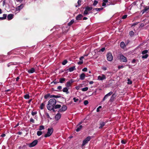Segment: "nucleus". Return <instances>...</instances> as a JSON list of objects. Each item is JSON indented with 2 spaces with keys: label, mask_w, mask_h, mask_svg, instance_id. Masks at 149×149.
I'll return each instance as SVG.
<instances>
[{
  "label": "nucleus",
  "mask_w": 149,
  "mask_h": 149,
  "mask_svg": "<svg viewBox=\"0 0 149 149\" xmlns=\"http://www.w3.org/2000/svg\"><path fill=\"white\" fill-rule=\"evenodd\" d=\"M56 102V100L55 99H51L49 100L48 103L47 105V109L51 111L54 109V107Z\"/></svg>",
  "instance_id": "f257e3e1"
},
{
  "label": "nucleus",
  "mask_w": 149,
  "mask_h": 149,
  "mask_svg": "<svg viewBox=\"0 0 149 149\" xmlns=\"http://www.w3.org/2000/svg\"><path fill=\"white\" fill-rule=\"evenodd\" d=\"M53 129L52 128H49L46 134L45 135V137H48L50 136L53 132Z\"/></svg>",
  "instance_id": "f03ea898"
},
{
  "label": "nucleus",
  "mask_w": 149,
  "mask_h": 149,
  "mask_svg": "<svg viewBox=\"0 0 149 149\" xmlns=\"http://www.w3.org/2000/svg\"><path fill=\"white\" fill-rule=\"evenodd\" d=\"M107 60L109 61H111L113 60V56L111 52L108 53L107 55Z\"/></svg>",
  "instance_id": "7ed1b4c3"
},
{
  "label": "nucleus",
  "mask_w": 149,
  "mask_h": 149,
  "mask_svg": "<svg viewBox=\"0 0 149 149\" xmlns=\"http://www.w3.org/2000/svg\"><path fill=\"white\" fill-rule=\"evenodd\" d=\"M91 139V137L90 136H89L87 137L83 141V143L82 144V146H83L85 145Z\"/></svg>",
  "instance_id": "20e7f679"
},
{
  "label": "nucleus",
  "mask_w": 149,
  "mask_h": 149,
  "mask_svg": "<svg viewBox=\"0 0 149 149\" xmlns=\"http://www.w3.org/2000/svg\"><path fill=\"white\" fill-rule=\"evenodd\" d=\"M38 140H34L31 143L29 144V146L30 148H31L35 146L38 143Z\"/></svg>",
  "instance_id": "39448f33"
},
{
  "label": "nucleus",
  "mask_w": 149,
  "mask_h": 149,
  "mask_svg": "<svg viewBox=\"0 0 149 149\" xmlns=\"http://www.w3.org/2000/svg\"><path fill=\"white\" fill-rule=\"evenodd\" d=\"M74 82L73 80L71 79L70 80L68 81L66 84V86L68 88L71 86L72 84Z\"/></svg>",
  "instance_id": "423d86ee"
},
{
  "label": "nucleus",
  "mask_w": 149,
  "mask_h": 149,
  "mask_svg": "<svg viewBox=\"0 0 149 149\" xmlns=\"http://www.w3.org/2000/svg\"><path fill=\"white\" fill-rule=\"evenodd\" d=\"M120 59L121 61L123 62H126L127 61L126 58L122 55H120Z\"/></svg>",
  "instance_id": "0eeeda50"
},
{
  "label": "nucleus",
  "mask_w": 149,
  "mask_h": 149,
  "mask_svg": "<svg viewBox=\"0 0 149 149\" xmlns=\"http://www.w3.org/2000/svg\"><path fill=\"white\" fill-rule=\"evenodd\" d=\"M106 78V77L104 74H102L101 75L99 76L98 77L97 79L99 80H103L105 79Z\"/></svg>",
  "instance_id": "6e6552de"
},
{
  "label": "nucleus",
  "mask_w": 149,
  "mask_h": 149,
  "mask_svg": "<svg viewBox=\"0 0 149 149\" xmlns=\"http://www.w3.org/2000/svg\"><path fill=\"white\" fill-rule=\"evenodd\" d=\"M149 12V7L146 6L145 8L144 9L142 10V14L145 13H148Z\"/></svg>",
  "instance_id": "1a4fd4ad"
},
{
  "label": "nucleus",
  "mask_w": 149,
  "mask_h": 149,
  "mask_svg": "<svg viewBox=\"0 0 149 149\" xmlns=\"http://www.w3.org/2000/svg\"><path fill=\"white\" fill-rule=\"evenodd\" d=\"M113 93V92L112 91H110L109 93L107 94L106 95H105L102 101H104L107 98V97L110 96Z\"/></svg>",
  "instance_id": "9d476101"
},
{
  "label": "nucleus",
  "mask_w": 149,
  "mask_h": 149,
  "mask_svg": "<svg viewBox=\"0 0 149 149\" xmlns=\"http://www.w3.org/2000/svg\"><path fill=\"white\" fill-rule=\"evenodd\" d=\"M67 108L66 106L63 105L61 108L59 109V111L61 112L65 111L67 110Z\"/></svg>",
  "instance_id": "9b49d317"
},
{
  "label": "nucleus",
  "mask_w": 149,
  "mask_h": 149,
  "mask_svg": "<svg viewBox=\"0 0 149 149\" xmlns=\"http://www.w3.org/2000/svg\"><path fill=\"white\" fill-rule=\"evenodd\" d=\"M24 5L23 4H21L20 5L16 7V10L17 11H19L24 7Z\"/></svg>",
  "instance_id": "f8f14e48"
},
{
  "label": "nucleus",
  "mask_w": 149,
  "mask_h": 149,
  "mask_svg": "<svg viewBox=\"0 0 149 149\" xmlns=\"http://www.w3.org/2000/svg\"><path fill=\"white\" fill-rule=\"evenodd\" d=\"M61 116V114L60 113H58L55 116V118L56 120H59Z\"/></svg>",
  "instance_id": "ddd939ff"
},
{
  "label": "nucleus",
  "mask_w": 149,
  "mask_h": 149,
  "mask_svg": "<svg viewBox=\"0 0 149 149\" xmlns=\"http://www.w3.org/2000/svg\"><path fill=\"white\" fill-rule=\"evenodd\" d=\"M83 17V16L82 15L79 14L76 17V19L77 20H80Z\"/></svg>",
  "instance_id": "4468645a"
},
{
  "label": "nucleus",
  "mask_w": 149,
  "mask_h": 149,
  "mask_svg": "<svg viewBox=\"0 0 149 149\" xmlns=\"http://www.w3.org/2000/svg\"><path fill=\"white\" fill-rule=\"evenodd\" d=\"M85 74L84 73H82L80 76V79L81 80H83L85 79Z\"/></svg>",
  "instance_id": "2eb2a0df"
},
{
  "label": "nucleus",
  "mask_w": 149,
  "mask_h": 149,
  "mask_svg": "<svg viewBox=\"0 0 149 149\" xmlns=\"http://www.w3.org/2000/svg\"><path fill=\"white\" fill-rule=\"evenodd\" d=\"M14 15L12 14H9L7 16V18L8 20H10L13 18Z\"/></svg>",
  "instance_id": "dca6fc26"
},
{
  "label": "nucleus",
  "mask_w": 149,
  "mask_h": 149,
  "mask_svg": "<svg viewBox=\"0 0 149 149\" xmlns=\"http://www.w3.org/2000/svg\"><path fill=\"white\" fill-rule=\"evenodd\" d=\"M82 126L81 125H77V126L76 131L77 132L80 131L82 128Z\"/></svg>",
  "instance_id": "f3484780"
},
{
  "label": "nucleus",
  "mask_w": 149,
  "mask_h": 149,
  "mask_svg": "<svg viewBox=\"0 0 149 149\" xmlns=\"http://www.w3.org/2000/svg\"><path fill=\"white\" fill-rule=\"evenodd\" d=\"M100 126L99 127V129H101L103 127L105 124V123L103 122H101L100 123Z\"/></svg>",
  "instance_id": "a211bd4d"
},
{
  "label": "nucleus",
  "mask_w": 149,
  "mask_h": 149,
  "mask_svg": "<svg viewBox=\"0 0 149 149\" xmlns=\"http://www.w3.org/2000/svg\"><path fill=\"white\" fill-rule=\"evenodd\" d=\"M45 102H44L42 103L41 105H40V108L41 109H43L45 107Z\"/></svg>",
  "instance_id": "6ab92c4d"
},
{
  "label": "nucleus",
  "mask_w": 149,
  "mask_h": 149,
  "mask_svg": "<svg viewBox=\"0 0 149 149\" xmlns=\"http://www.w3.org/2000/svg\"><path fill=\"white\" fill-rule=\"evenodd\" d=\"M120 46L122 48H124L125 47L126 45L124 42H122L120 43Z\"/></svg>",
  "instance_id": "aec40b11"
},
{
  "label": "nucleus",
  "mask_w": 149,
  "mask_h": 149,
  "mask_svg": "<svg viewBox=\"0 0 149 149\" xmlns=\"http://www.w3.org/2000/svg\"><path fill=\"white\" fill-rule=\"evenodd\" d=\"M35 71L34 68H32L31 69L28 70V72L29 73H33Z\"/></svg>",
  "instance_id": "412c9836"
},
{
  "label": "nucleus",
  "mask_w": 149,
  "mask_h": 149,
  "mask_svg": "<svg viewBox=\"0 0 149 149\" xmlns=\"http://www.w3.org/2000/svg\"><path fill=\"white\" fill-rule=\"evenodd\" d=\"M75 69V66H73L69 68L68 70L70 72H72Z\"/></svg>",
  "instance_id": "4be33fe9"
},
{
  "label": "nucleus",
  "mask_w": 149,
  "mask_h": 149,
  "mask_svg": "<svg viewBox=\"0 0 149 149\" xmlns=\"http://www.w3.org/2000/svg\"><path fill=\"white\" fill-rule=\"evenodd\" d=\"M116 97V95L115 94H113L112 95L110 98V101H113V99Z\"/></svg>",
  "instance_id": "5701e85b"
},
{
  "label": "nucleus",
  "mask_w": 149,
  "mask_h": 149,
  "mask_svg": "<svg viewBox=\"0 0 149 149\" xmlns=\"http://www.w3.org/2000/svg\"><path fill=\"white\" fill-rule=\"evenodd\" d=\"M63 91L64 92H66L67 94L69 93L68 89L66 87L64 88L63 89Z\"/></svg>",
  "instance_id": "b1692460"
},
{
  "label": "nucleus",
  "mask_w": 149,
  "mask_h": 149,
  "mask_svg": "<svg viewBox=\"0 0 149 149\" xmlns=\"http://www.w3.org/2000/svg\"><path fill=\"white\" fill-rule=\"evenodd\" d=\"M61 107V105L60 104H57L55 105L54 108L55 109H58L60 108Z\"/></svg>",
  "instance_id": "393cba45"
},
{
  "label": "nucleus",
  "mask_w": 149,
  "mask_h": 149,
  "mask_svg": "<svg viewBox=\"0 0 149 149\" xmlns=\"http://www.w3.org/2000/svg\"><path fill=\"white\" fill-rule=\"evenodd\" d=\"M65 80V78L63 77L60 79L59 82L60 83H63Z\"/></svg>",
  "instance_id": "a878e982"
},
{
  "label": "nucleus",
  "mask_w": 149,
  "mask_h": 149,
  "mask_svg": "<svg viewBox=\"0 0 149 149\" xmlns=\"http://www.w3.org/2000/svg\"><path fill=\"white\" fill-rule=\"evenodd\" d=\"M45 129V127L44 126L41 125L39 127V130L40 131H41Z\"/></svg>",
  "instance_id": "bb28decb"
},
{
  "label": "nucleus",
  "mask_w": 149,
  "mask_h": 149,
  "mask_svg": "<svg viewBox=\"0 0 149 149\" xmlns=\"http://www.w3.org/2000/svg\"><path fill=\"white\" fill-rule=\"evenodd\" d=\"M42 131H38L37 132V134L38 136H40L42 134Z\"/></svg>",
  "instance_id": "cd10ccee"
},
{
  "label": "nucleus",
  "mask_w": 149,
  "mask_h": 149,
  "mask_svg": "<svg viewBox=\"0 0 149 149\" xmlns=\"http://www.w3.org/2000/svg\"><path fill=\"white\" fill-rule=\"evenodd\" d=\"M88 89V87H86L82 88L81 89V90L83 91H87Z\"/></svg>",
  "instance_id": "c85d7f7f"
},
{
  "label": "nucleus",
  "mask_w": 149,
  "mask_h": 149,
  "mask_svg": "<svg viewBox=\"0 0 149 149\" xmlns=\"http://www.w3.org/2000/svg\"><path fill=\"white\" fill-rule=\"evenodd\" d=\"M24 97L26 99H29V94H26L24 95Z\"/></svg>",
  "instance_id": "c756f323"
},
{
  "label": "nucleus",
  "mask_w": 149,
  "mask_h": 149,
  "mask_svg": "<svg viewBox=\"0 0 149 149\" xmlns=\"http://www.w3.org/2000/svg\"><path fill=\"white\" fill-rule=\"evenodd\" d=\"M148 54H146L145 55L142 56V58H148Z\"/></svg>",
  "instance_id": "7c9ffc66"
},
{
  "label": "nucleus",
  "mask_w": 149,
  "mask_h": 149,
  "mask_svg": "<svg viewBox=\"0 0 149 149\" xmlns=\"http://www.w3.org/2000/svg\"><path fill=\"white\" fill-rule=\"evenodd\" d=\"M59 97L58 96H57V95H50V98H52V97H54V98H58V97Z\"/></svg>",
  "instance_id": "2f4dec72"
},
{
  "label": "nucleus",
  "mask_w": 149,
  "mask_h": 149,
  "mask_svg": "<svg viewBox=\"0 0 149 149\" xmlns=\"http://www.w3.org/2000/svg\"><path fill=\"white\" fill-rule=\"evenodd\" d=\"M148 52V50H145L143 51L142 52V54H146Z\"/></svg>",
  "instance_id": "473e14b6"
},
{
  "label": "nucleus",
  "mask_w": 149,
  "mask_h": 149,
  "mask_svg": "<svg viewBox=\"0 0 149 149\" xmlns=\"http://www.w3.org/2000/svg\"><path fill=\"white\" fill-rule=\"evenodd\" d=\"M50 94H47L46 95H45V96L44 97L45 99H47L49 97H50Z\"/></svg>",
  "instance_id": "72a5a7b5"
},
{
  "label": "nucleus",
  "mask_w": 149,
  "mask_h": 149,
  "mask_svg": "<svg viewBox=\"0 0 149 149\" xmlns=\"http://www.w3.org/2000/svg\"><path fill=\"white\" fill-rule=\"evenodd\" d=\"M86 9L88 11L91 10L92 9V7H87Z\"/></svg>",
  "instance_id": "f704fd0d"
},
{
  "label": "nucleus",
  "mask_w": 149,
  "mask_h": 149,
  "mask_svg": "<svg viewBox=\"0 0 149 149\" xmlns=\"http://www.w3.org/2000/svg\"><path fill=\"white\" fill-rule=\"evenodd\" d=\"M74 21L73 20H72L71 21L68 23V25L70 26L74 22Z\"/></svg>",
  "instance_id": "c9c22d12"
},
{
  "label": "nucleus",
  "mask_w": 149,
  "mask_h": 149,
  "mask_svg": "<svg viewBox=\"0 0 149 149\" xmlns=\"http://www.w3.org/2000/svg\"><path fill=\"white\" fill-rule=\"evenodd\" d=\"M73 99L74 102H77L79 101V99L78 98H76V97H74Z\"/></svg>",
  "instance_id": "e433bc0d"
},
{
  "label": "nucleus",
  "mask_w": 149,
  "mask_h": 149,
  "mask_svg": "<svg viewBox=\"0 0 149 149\" xmlns=\"http://www.w3.org/2000/svg\"><path fill=\"white\" fill-rule=\"evenodd\" d=\"M127 84H131L132 83V81L129 79H128L127 80Z\"/></svg>",
  "instance_id": "4c0bfd02"
},
{
  "label": "nucleus",
  "mask_w": 149,
  "mask_h": 149,
  "mask_svg": "<svg viewBox=\"0 0 149 149\" xmlns=\"http://www.w3.org/2000/svg\"><path fill=\"white\" fill-rule=\"evenodd\" d=\"M68 62V61L66 60H64L62 62V65H65Z\"/></svg>",
  "instance_id": "58836bf2"
},
{
  "label": "nucleus",
  "mask_w": 149,
  "mask_h": 149,
  "mask_svg": "<svg viewBox=\"0 0 149 149\" xmlns=\"http://www.w3.org/2000/svg\"><path fill=\"white\" fill-rule=\"evenodd\" d=\"M98 3V1H97L95 0L94 1V3H93V5L94 6H95Z\"/></svg>",
  "instance_id": "ea45409f"
},
{
  "label": "nucleus",
  "mask_w": 149,
  "mask_h": 149,
  "mask_svg": "<svg viewBox=\"0 0 149 149\" xmlns=\"http://www.w3.org/2000/svg\"><path fill=\"white\" fill-rule=\"evenodd\" d=\"M88 102L87 100H85L84 101V104L85 105H86L87 104H88Z\"/></svg>",
  "instance_id": "a19ab883"
},
{
  "label": "nucleus",
  "mask_w": 149,
  "mask_h": 149,
  "mask_svg": "<svg viewBox=\"0 0 149 149\" xmlns=\"http://www.w3.org/2000/svg\"><path fill=\"white\" fill-rule=\"evenodd\" d=\"M6 17L7 15L6 14H4L3 15V17H2L4 19L6 18Z\"/></svg>",
  "instance_id": "79ce46f5"
},
{
  "label": "nucleus",
  "mask_w": 149,
  "mask_h": 149,
  "mask_svg": "<svg viewBox=\"0 0 149 149\" xmlns=\"http://www.w3.org/2000/svg\"><path fill=\"white\" fill-rule=\"evenodd\" d=\"M88 10L86 9L85 10L84 12V14L87 15L88 14Z\"/></svg>",
  "instance_id": "37998d69"
},
{
  "label": "nucleus",
  "mask_w": 149,
  "mask_h": 149,
  "mask_svg": "<svg viewBox=\"0 0 149 149\" xmlns=\"http://www.w3.org/2000/svg\"><path fill=\"white\" fill-rule=\"evenodd\" d=\"M37 113V112L36 111L35 112H32L31 113V114L32 116H34Z\"/></svg>",
  "instance_id": "c03bdc74"
},
{
  "label": "nucleus",
  "mask_w": 149,
  "mask_h": 149,
  "mask_svg": "<svg viewBox=\"0 0 149 149\" xmlns=\"http://www.w3.org/2000/svg\"><path fill=\"white\" fill-rule=\"evenodd\" d=\"M102 108L101 106H99L97 109V111L99 112L100 111L99 109Z\"/></svg>",
  "instance_id": "a18cd8bd"
},
{
  "label": "nucleus",
  "mask_w": 149,
  "mask_h": 149,
  "mask_svg": "<svg viewBox=\"0 0 149 149\" xmlns=\"http://www.w3.org/2000/svg\"><path fill=\"white\" fill-rule=\"evenodd\" d=\"M30 121V122H31L32 123H34V120L32 118H31Z\"/></svg>",
  "instance_id": "49530a36"
},
{
  "label": "nucleus",
  "mask_w": 149,
  "mask_h": 149,
  "mask_svg": "<svg viewBox=\"0 0 149 149\" xmlns=\"http://www.w3.org/2000/svg\"><path fill=\"white\" fill-rule=\"evenodd\" d=\"M81 88V86H78L75 87L76 89L77 90H79Z\"/></svg>",
  "instance_id": "de8ad7c7"
},
{
  "label": "nucleus",
  "mask_w": 149,
  "mask_h": 149,
  "mask_svg": "<svg viewBox=\"0 0 149 149\" xmlns=\"http://www.w3.org/2000/svg\"><path fill=\"white\" fill-rule=\"evenodd\" d=\"M127 15H125L123 16V17H122V19H125L127 18Z\"/></svg>",
  "instance_id": "09e8293b"
},
{
  "label": "nucleus",
  "mask_w": 149,
  "mask_h": 149,
  "mask_svg": "<svg viewBox=\"0 0 149 149\" xmlns=\"http://www.w3.org/2000/svg\"><path fill=\"white\" fill-rule=\"evenodd\" d=\"M103 8H96L95 9L97 11H100L101 10H102Z\"/></svg>",
  "instance_id": "8fccbe9b"
},
{
  "label": "nucleus",
  "mask_w": 149,
  "mask_h": 149,
  "mask_svg": "<svg viewBox=\"0 0 149 149\" xmlns=\"http://www.w3.org/2000/svg\"><path fill=\"white\" fill-rule=\"evenodd\" d=\"M87 70V68H84L82 70V71L84 72H86Z\"/></svg>",
  "instance_id": "3c124183"
},
{
  "label": "nucleus",
  "mask_w": 149,
  "mask_h": 149,
  "mask_svg": "<svg viewBox=\"0 0 149 149\" xmlns=\"http://www.w3.org/2000/svg\"><path fill=\"white\" fill-rule=\"evenodd\" d=\"M83 63V61H79L78 63V64L79 65H81Z\"/></svg>",
  "instance_id": "603ef678"
},
{
  "label": "nucleus",
  "mask_w": 149,
  "mask_h": 149,
  "mask_svg": "<svg viewBox=\"0 0 149 149\" xmlns=\"http://www.w3.org/2000/svg\"><path fill=\"white\" fill-rule=\"evenodd\" d=\"M134 32L133 31H131L130 32V35H132L134 34Z\"/></svg>",
  "instance_id": "864d4df0"
},
{
  "label": "nucleus",
  "mask_w": 149,
  "mask_h": 149,
  "mask_svg": "<svg viewBox=\"0 0 149 149\" xmlns=\"http://www.w3.org/2000/svg\"><path fill=\"white\" fill-rule=\"evenodd\" d=\"M81 1L80 0H78L77 3L78 4V6H80L81 5Z\"/></svg>",
  "instance_id": "5fc2aeb1"
},
{
  "label": "nucleus",
  "mask_w": 149,
  "mask_h": 149,
  "mask_svg": "<svg viewBox=\"0 0 149 149\" xmlns=\"http://www.w3.org/2000/svg\"><path fill=\"white\" fill-rule=\"evenodd\" d=\"M105 50V48H102L100 50V51H99V52L101 51V52H103Z\"/></svg>",
  "instance_id": "6e6d98bb"
},
{
  "label": "nucleus",
  "mask_w": 149,
  "mask_h": 149,
  "mask_svg": "<svg viewBox=\"0 0 149 149\" xmlns=\"http://www.w3.org/2000/svg\"><path fill=\"white\" fill-rule=\"evenodd\" d=\"M121 142L122 144H125L126 143L125 141L123 140H122L121 141Z\"/></svg>",
  "instance_id": "4d7b16f0"
},
{
  "label": "nucleus",
  "mask_w": 149,
  "mask_h": 149,
  "mask_svg": "<svg viewBox=\"0 0 149 149\" xmlns=\"http://www.w3.org/2000/svg\"><path fill=\"white\" fill-rule=\"evenodd\" d=\"M136 60L135 59H133L132 61V63H135Z\"/></svg>",
  "instance_id": "13d9d810"
},
{
  "label": "nucleus",
  "mask_w": 149,
  "mask_h": 149,
  "mask_svg": "<svg viewBox=\"0 0 149 149\" xmlns=\"http://www.w3.org/2000/svg\"><path fill=\"white\" fill-rule=\"evenodd\" d=\"M84 56H81V57H80V58H79V59L81 61H82V59H83L84 58Z\"/></svg>",
  "instance_id": "bf43d9fd"
},
{
  "label": "nucleus",
  "mask_w": 149,
  "mask_h": 149,
  "mask_svg": "<svg viewBox=\"0 0 149 149\" xmlns=\"http://www.w3.org/2000/svg\"><path fill=\"white\" fill-rule=\"evenodd\" d=\"M57 88L58 89H59V90H60L62 88V87L61 86H59L58 87H57Z\"/></svg>",
  "instance_id": "052dcab7"
},
{
  "label": "nucleus",
  "mask_w": 149,
  "mask_h": 149,
  "mask_svg": "<svg viewBox=\"0 0 149 149\" xmlns=\"http://www.w3.org/2000/svg\"><path fill=\"white\" fill-rule=\"evenodd\" d=\"M106 3H104V2H103L102 4V6H106Z\"/></svg>",
  "instance_id": "680f3d73"
},
{
  "label": "nucleus",
  "mask_w": 149,
  "mask_h": 149,
  "mask_svg": "<svg viewBox=\"0 0 149 149\" xmlns=\"http://www.w3.org/2000/svg\"><path fill=\"white\" fill-rule=\"evenodd\" d=\"M94 82L93 81H91L89 82V83L90 84H92Z\"/></svg>",
  "instance_id": "e2e57ef3"
},
{
  "label": "nucleus",
  "mask_w": 149,
  "mask_h": 149,
  "mask_svg": "<svg viewBox=\"0 0 149 149\" xmlns=\"http://www.w3.org/2000/svg\"><path fill=\"white\" fill-rule=\"evenodd\" d=\"M104 2L106 3L108 2V0H103Z\"/></svg>",
  "instance_id": "0e129e2a"
},
{
  "label": "nucleus",
  "mask_w": 149,
  "mask_h": 149,
  "mask_svg": "<svg viewBox=\"0 0 149 149\" xmlns=\"http://www.w3.org/2000/svg\"><path fill=\"white\" fill-rule=\"evenodd\" d=\"M46 115H47V118H49L50 117L49 116V114H48V113H47Z\"/></svg>",
  "instance_id": "69168bd1"
},
{
  "label": "nucleus",
  "mask_w": 149,
  "mask_h": 149,
  "mask_svg": "<svg viewBox=\"0 0 149 149\" xmlns=\"http://www.w3.org/2000/svg\"><path fill=\"white\" fill-rule=\"evenodd\" d=\"M6 136L5 134H3L1 135V136L2 137H3Z\"/></svg>",
  "instance_id": "338daca9"
},
{
  "label": "nucleus",
  "mask_w": 149,
  "mask_h": 149,
  "mask_svg": "<svg viewBox=\"0 0 149 149\" xmlns=\"http://www.w3.org/2000/svg\"><path fill=\"white\" fill-rule=\"evenodd\" d=\"M22 134V132H18V134L19 135H21Z\"/></svg>",
  "instance_id": "774afa93"
}]
</instances>
